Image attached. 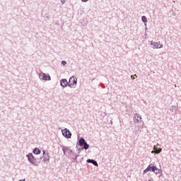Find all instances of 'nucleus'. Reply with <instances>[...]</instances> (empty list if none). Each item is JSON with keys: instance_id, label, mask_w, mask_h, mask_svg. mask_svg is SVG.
<instances>
[{"instance_id": "1a4fd4ad", "label": "nucleus", "mask_w": 181, "mask_h": 181, "mask_svg": "<svg viewBox=\"0 0 181 181\" xmlns=\"http://www.w3.org/2000/svg\"><path fill=\"white\" fill-rule=\"evenodd\" d=\"M62 151L64 152V155L67 156V153H71L73 155V151H71L69 147L67 146H64L62 148Z\"/></svg>"}, {"instance_id": "4468645a", "label": "nucleus", "mask_w": 181, "mask_h": 181, "mask_svg": "<svg viewBox=\"0 0 181 181\" xmlns=\"http://www.w3.org/2000/svg\"><path fill=\"white\" fill-rule=\"evenodd\" d=\"M42 158V162H49V160H50V156H49V153H47V155L43 156Z\"/></svg>"}, {"instance_id": "bb28decb", "label": "nucleus", "mask_w": 181, "mask_h": 181, "mask_svg": "<svg viewBox=\"0 0 181 181\" xmlns=\"http://www.w3.org/2000/svg\"><path fill=\"white\" fill-rule=\"evenodd\" d=\"M148 181H151V180H148Z\"/></svg>"}, {"instance_id": "f8f14e48", "label": "nucleus", "mask_w": 181, "mask_h": 181, "mask_svg": "<svg viewBox=\"0 0 181 181\" xmlns=\"http://www.w3.org/2000/svg\"><path fill=\"white\" fill-rule=\"evenodd\" d=\"M86 162L87 163H92V165H93L94 166H98V163H97L95 160L88 159Z\"/></svg>"}, {"instance_id": "39448f33", "label": "nucleus", "mask_w": 181, "mask_h": 181, "mask_svg": "<svg viewBox=\"0 0 181 181\" xmlns=\"http://www.w3.org/2000/svg\"><path fill=\"white\" fill-rule=\"evenodd\" d=\"M62 132L63 136H64V138H66V139H70V138H71V132H70V130H69L67 128L62 130Z\"/></svg>"}, {"instance_id": "a211bd4d", "label": "nucleus", "mask_w": 181, "mask_h": 181, "mask_svg": "<svg viewBox=\"0 0 181 181\" xmlns=\"http://www.w3.org/2000/svg\"><path fill=\"white\" fill-rule=\"evenodd\" d=\"M153 173H155L156 175H158L160 173V170H159L158 168H156V166L154 168V171H153Z\"/></svg>"}, {"instance_id": "393cba45", "label": "nucleus", "mask_w": 181, "mask_h": 181, "mask_svg": "<svg viewBox=\"0 0 181 181\" xmlns=\"http://www.w3.org/2000/svg\"><path fill=\"white\" fill-rule=\"evenodd\" d=\"M46 18H47V19H48V20H49V16H47Z\"/></svg>"}, {"instance_id": "aec40b11", "label": "nucleus", "mask_w": 181, "mask_h": 181, "mask_svg": "<svg viewBox=\"0 0 181 181\" xmlns=\"http://www.w3.org/2000/svg\"><path fill=\"white\" fill-rule=\"evenodd\" d=\"M62 4L64 5L66 4V0H61Z\"/></svg>"}, {"instance_id": "9d476101", "label": "nucleus", "mask_w": 181, "mask_h": 181, "mask_svg": "<svg viewBox=\"0 0 181 181\" xmlns=\"http://www.w3.org/2000/svg\"><path fill=\"white\" fill-rule=\"evenodd\" d=\"M60 85L61 87H63V88H65L66 86H69V82L67 81V79L63 78L60 81Z\"/></svg>"}, {"instance_id": "f03ea898", "label": "nucleus", "mask_w": 181, "mask_h": 181, "mask_svg": "<svg viewBox=\"0 0 181 181\" xmlns=\"http://www.w3.org/2000/svg\"><path fill=\"white\" fill-rule=\"evenodd\" d=\"M77 86V78L75 76H71L69 78V83H68V87H70V88H76Z\"/></svg>"}, {"instance_id": "0eeeda50", "label": "nucleus", "mask_w": 181, "mask_h": 181, "mask_svg": "<svg viewBox=\"0 0 181 181\" xmlns=\"http://www.w3.org/2000/svg\"><path fill=\"white\" fill-rule=\"evenodd\" d=\"M156 165H153L152 164H150L144 171L143 173L145 175V173H148V172H154L155 168Z\"/></svg>"}, {"instance_id": "b1692460", "label": "nucleus", "mask_w": 181, "mask_h": 181, "mask_svg": "<svg viewBox=\"0 0 181 181\" xmlns=\"http://www.w3.org/2000/svg\"><path fill=\"white\" fill-rule=\"evenodd\" d=\"M18 181H25V180L23 179V180H18Z\"/></svg>"}, {"instance_id": "5701e85b", "label": "nucleus", "mask_w": 181, "mask_h": 181, "mask_svg": "<svg viewBox=\"0 0 181 181\" xmlns=\"http://www.w3.org/2000/svg\"><path fill=\"white\" fill-rule=\"evenodd\" d=\"M131 78L133 79V80H135V78L134 77V76H131Z\"/></svg>"}, {"instance_id": "20e7f679", "label": "nucleus", "mask_w": 181, "mask_h": 181, "mask_svg": "<svg viewBox=\"0 0 181 181\" xmlns=\"http://www.w3.org/2000/svg\"><path fill=\"white\" fill-rule=\"evenodd\" d=\"M39 78L41 80H44L45 81H50V80H52V77H50V75L46 74L43 72L39 74Z\"/></svg>"}, {"instance_id": "423d86ee", "label": "nucleus", "mask_w": 181, "mask_h": 181, "mask_svg": "<svg viewBox=\"0 0 181 181\" xmlns=\"http://www.w3.org/2000/svg\"><path fill=\"white\" fill-rule=\"evenodd\" d=\"M133 121L136 124H142V117H141L139 114L136 113L133 117Z\"/></svg>"}, {"instance_id": "a878e982", "label": "nucleus", "mask_w": 181, "mask_h": 181, "mask_svg": "<svg viewBox=\"0 0 181 181\" xmlns=\"http://www.w3.org/2000/svg\"><path fill=\"white\" fill-rule=\"evenodd\" d=\"M157 146H159V144H157Z\"/></svg>"}, {"instance_id": "6ab92c4d", "label": "nucleus", "mask_w": 181, "mask_h": 181, "mask_svg": "<svg viewBox=\"0 0 181 181\" xmlns=\"http://www.w3.org/2000/svg\"><path fill=\"white\" fill-rule=\"evenodd\" d=\"M61 64H62V66H66V64H67V62H66V61H62Z\"/></svg>"}, {"instance_id": "9b49d317", "label": "nucleus", "mask_w": 181, "mask_h": 181, "mask_svg": "<svg viewBox=\"0 0 181 181\" xmlns=\"http://www.w3.org/2000/svg\"><path fill=\"white\" fill-rule=\"evenodd\" d=\"M154 151H151V153H156L158 155V153H160L162 152V148H158L156 146H153Z\"/></svg>"}, {"instance_id": "7ed1b4c3", "label": "nucleus", "mask_w": 181, "mask_h": 181, "mask_svg": "<svg viewBox=\"0 0 181 181\" xmlns=\"http://www.w3.org/2000/svg\"><path fill=\"white\" fill-rule=\"evenodd\" d=\"M26 157L28 158V162L31 163V165H34L35 166H37V163L36 158L33 156V154L32 153H29L28 154L26 155Z\"/></svg>"}, {"instance_id": "dca6fc26", "label": "nucleus", "mask_w": 181, "mask_h": 181, "mask_svg": "<svg viewBox=\"0 0 181 181\" xmlns=\"http://www.w3.org/2000/svg\"><path fill=\"white\" fill-rule=\"evenodd\" d=\"M170 111H171V112H176L177 111V107L173 105L170 109Z\"/></svg>"}, {"instance_id": "f257e3e1", "label": "nucleus", "mask_w": 181, "mask_h": 181, "mask_svg": "<svg viewBox=\"0 0 181 181\" xmlns=\"http://www.w3.org/2000/svg\"><path fill=\"white\" fill-rule=\"evenodd\" d=\"M76 148H78V153H80L81 151H83V149L87 151V149L90 148V145L87 144V141H86V139H84V138L81 137L76 144Z\"/></svg>"}, {"instance_id": "2eb2a0df", "label": "nucleus", "mask_w": 181, "mask_h": 181, "mask_svg": "<svg viewBox=\"0 0 181 181\" xmlns=\"http://www.w3.org/2000/svg\"><path fill=\"white\" fill-rule=\"evenodd\" d=\"M34 155H40V153H42V151H40V149L37 148H35L33 151Z\"/></svg>"}, {"instance_id": "f3484780", "label": "nucleus", "mask_w": 181, "mask_h": 181, "mask_svg": "<svg viewBox=\"0 0 181 181\" xmlns=\"http://www.w3.org/2000/svg\"><path fill=\"white\" fill-rule=\"evenodd\" d=\"M141 21H142V22H144V23H146V22H148V18H146V16H143L141 17Z\"/></svg>"}, {"instance_id": "6e6552de", "label": "nucleus", "mask_w": 181, "mask_h": 181, "mask_svg": "<svg viewBox=\"0 0 181 181\" xmlns=\"http://www.w3.org/2000/svg\"><path fill=\"white\" fill-rule=\"evenodd\" d=\"M151 46H153V49H162L163 47V45L160 44V42H153L151 41Z\"/></svg>"}, {"instance_id": "412c9836", "label": "nucleus", "mask_w": 181, "mask_h": 181, "mask_svg": "<svg viewBox=\"0 0 181 181\" xmlns=\"http://www.w3.org/2000/svg\"><path fill=\"white\" fill-rule=\"evenodd\" d=\"M42 153H43V156H45V155H47V153H46V151L45 150L42 151Z\"/></svg>"}, {"instance_id": "ddd939ff", "label": "nucleus", "mask_w": 181, "mask_h": 181, "mask_svg": "<svg viewBox=\"0 0 181 181\" xmlns=\"http://www.w3.org/2000/svg\"><path fill=\"white\" fill-rule=\"evenodd\" d=\"M77 158H78V155H76L75 153H72V156H71L72 162H78L77 161Z\"/></svg>"}, {"instance_id": "4be33fe9", "label": "nucleus", "mask_w": 181, "mask_h": 181, "mask_svg": "<svg viewBox=\"0 0 181 181\" xmlns=\"http://www.w3.org/2000/svg\"><path fill=\"white\" fill-rule=\"evenodd\" d=\"M82 2H88V0H81Z\"/></svg>"}]
</instances>
